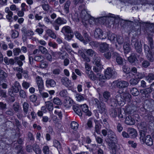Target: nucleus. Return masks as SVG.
<instances>
[{
	"instance_id": "34",
	"label": "nucleus",
	"mask_w": 154,
	"mask_h": 154,
	"mask_svg": "<svg viewBox=\"0 0 154 154\" xmlns=\"http://www.w3.org/2000/svg\"><path fill=\"white\" fill-rule=\"evenodd\" d=\"M122 95L119 94L117 95L115 97L117 103L119 105H121V104L124 103V100L122 98Z\"/></svg>"
},
{
	"instance_id": "21",
	"label": "nucleus",
	"mask_w": 154,
	"mask_h": 154,
	"mask_svg": "<svg viewBox=\"0 0 154 154\" xmlns=\"http://www.w3.org/2000/svg\"><path fill=\"white\" fill-rule=\"evenodd\" d=\"M83 35L84 37H83V40H82L81 42H82L85 45L90 41L91 38L89 35L85 31H83Z\"/></svg>"
},
{
	"instance_id": "58",
	"label": "nucleus",
	"mask_w": 154,
	"mask_h": 154,
	"mask_svg": "<svg viewBox=\"0 0 154 154\" xmlns=\"http://www.w3.org/2000/svg\"><path fill=\"white\" fill-rule=\"evenodd\" d=\"M74 34L75 37L81 41L83 40V37L81 34L78 31H76L74 32Z\"/></svg>"
},
{
	"instance_id": "12",
	"label": "nucleus",
	"mask_w": 154,
	"mask_h": 154,
	"mask_svg": "<svg viewBox=\"0 0 154 154\" xmlns=\"http://www.w3.org/2000/svg\"><path fill=\"white\" fill-rule=\"evenodd\" d=\"M107 142L108 143L109 148L111 150V152L112 154H116L117 150V146L116 144L117 142L110 141L108 140V142Z\"/></svg>"
},
{
	"instance_id": "9",
	"label": "nucleus",
	"mask_w": 154,
	"mask_h": 154,
	"mask_svg": "<svg viewBox=\"0 0 154 154\" xmlns=\"http://www.w3.org/2000/svg\"><path fill=\"white\" fill-rule=\"evenodd\" d=\"M80 16L83 22H88V21L90 22L91 20L90 19L89 15L87 13L86 10H82L81 12Z\"/></svg>"
},
{
	"instance_id": "59",
	"label": "nucleus",
	"mask_w": 154,
	"mask_h": 154,
	"mask_svg": "<svg viewBox=\"0 0 154 154\" xmlns=\"http://www.w3.org/2000/svg\"><path fill=\"white\" fill-rule=\"evenodd\" d=\"M42 91H39L40 97L43 99L48 97L49 94L48 93L45 92H43Z\"/></svg>"
},
{
	"instance_id": "10",
	"label": "nucleus",
	"mask_w": 154,
	"mask_h": 154,
	"mask_svg": "<svg viewBox=\"0 0 154 154\" xmlns=\"http://www.w3.org/2000/svg\"><path fill=\"white\" fill-rule=\"evenodd\" d=\"M107 137L106 142L109 141L117 142V137L115 133L111 129H107Z\"/></svg>"
},
{
	"instance_id": "32",
	"label": "nucleus",
	"mask_w": 154,
	"mask_h": 154,
	"mask_svg": "<svg viewBox=\"0 0 154 154\" xmlns=\"http://www.w3.org/2000/svg\"><path fill=\"white\" fill-rule=\"evenodd\" d=\"M94 122L95 123V131L98 134L100 133V130L101 127V125L99 123L97 120H95Z\"/></svg>"
},
{
	"instance_id": "61",
	"label": "nucleus",
	"mask_w": 154,
	"mask_h": 154,
	"mask_svg": "<svg viewBox=\"0 0 154 154\" xmlns=\"http://www.w3.org/2000/svg\"><path fill=\"white\" fill-rule=\"evenodd\" d=\"M87 125L88 127L87 128H90L93 127V126L92 125V120L91 119H89L87 123Z\"/></svg>"
},
{
	"instance_id": "11",
	"label": "nucleus",
	"mask_w": 154,
	"mask_h": 154,
	"mask_svg": "<svg viewBox=\"0 0 154 154\" xmlns=\"http://www.w3.org/2000/svg\"><path fill=\"white\" fill-rule=\"evenodd\" d=\"M36 81L39 91H42L44 89L43 81L42 78L39 76L36 78Z\"/></svg>"
},
{
	"instance_id": "41",
	"label": "nucleus",
	"mask_w": 154,
	"mask_h": 154,
	"mask_svg": "<svg viewBox=\"0 0 154 154\" xmlns=\"http://www.w3.org/2000/svg\"><path fill=\"white\" fill-rule=\"evenodd\" d=\"M108 37L111 42H114L116 41L117 36L114 34H109Z\"/></svg>"
},
{
	"instance_id": "35",
	"label": "nucleus",
	"mask_w": 154,
	"mask_h": 154,
	"mask_svg": "<svg viewBox=\"0 0 154 154\" xmlns=\"http://www.w3.org/2000/svg\"><path fill=\"white\" fill-rule=\"evenodd\" d=\"M97 75L98 77V80L102 82H105L107 79L106 75H104L100 73H97Z\"/></svg>"
},
{
	"instance_id": "18",
	"label": "nucleus",
	"mask_w": 154,
	"mask_h": 154,
	"mask_svg": "<svg viewBox=\"0 0 154 154\" xmlns=\"http://www.w3.org/2000/svg\"><path fill=\"white\" fill-rule=\"evenodd\" d=\"M22 105L24 114L26 116L28 113H29L30 111V107L28 103L26 102H24Z\"/></svg>"
},
{
	"instance_id": "14",
	"label": "nucleus",
	"mask_w": 154,
	"mask_h": 154,
	"mask_svg": "<svg viewBox=\"0 0 154 154\" xmlns=\"http://www.w3.org/2000/svg\"><path fill=\"white\" fill-rule=\"evenodd\" d=\"M116 86L120 88H125L128 87L129 83L126 81L117 80L116 81Z\"/></svg>"
},
{
	"instance_id": "25",
	"label": "nucleus",
	"mask_w": 154,
	"mask_h": 154,
	"mask_svg": "<svg viewBox=\"0 0 154 154\" xmlns=\"http://www.w3.org/2000/svg\"><path fill=\"white\" fill-rule=\"evenodd\" d=\"M87 74L88 75V78L91 80L95 81L98 80L97 74L95 75L92 71H91L90 72L88 71L87 72Z\"/></svg>"
},
{
	"instance_id": "44",
	"label": "nucleus",
	"mask_w": 154,
	"mask_h": 154,
	"mask_svg": "<svg viewBox=\"0 0 154 154\" xmlns=\"http://www.w3.org/2000/svg\"><path fill=\"white\" fill-rule=\"evenodd\" d=\"M130 92L132 95L134 96H137L139 94V91L136 88H132Z\"/></svg>"
},
{
	"instance_id": "13",
	"label": "nucleus",
	"mask_w": 154,
	"mask_h": 154,
	"mask_svg": "<svg viewBox=\"0 0 154 154\" xmlns=\"http://www.w3.org/2000/svg\"><path fill=\"white\" fill-rule=\"evenodd\" d=\"M152 91V90L150 88H148L140 91V92L142 96L147 98L150 97V95Z\"/></svg>"
},
{
	"instance_id": "50",
	"label": "nucleus",
	"mask_w": 154,
	"mask_h": 154,
	"mask_svg": "<svg viewBox=\"0 0 154 154\" xmlns=\"http://www.w3.org/2000/svg\"><path fill=\"white\" fill-rule=\"evenodd\" d=\"M139 80L136 78L131 79L130 80V84L135 85H136L139 82Z\"/></svg>"
},
{
	"instance_id": "3",
	"label": "nucleus",
	"mask_w": 154,
	"mask_h": 154,
	"mask_svg": "<svg viewBox=\"0 0 154 154\" xmlns=\"http://www.w3.org/2000/svg\"><path fill=\"white\" fill-rule=\"evenodd\" d=\"M144 49L147 60L150 62H153L154 57L153 56V48L150 49L147 45L144 44Z\"/></svg>"
},
{
	"instance_id": "16",
	"label": "nucleus",
	"mask_w": 154,
	"mask_h": 154,
	"mask_svg": "<svg viewBox=\"0 0 154 154\" xmlns=\"http://www.w3.org/2000/svg\"><path fill=\"white\" fill-rule=\"evenodd\" d=\"M14 85L13 86L12 89L9 91V94H10V93L11 92V91L12 93H17L21 88L20 85L17 81L15 82L14 83Z\"/></svg>"
},
{
	"instance_id": "23",
	"label": "nucleus",
	"mask_w": 154,
	"mask_h": 154,
	"mask_svg": "<svg viewBox=\"0 0 154 154\" xmlns=\"http://www.w3.org/2000/svg\"><path fill=\"white\" fill-rule=\"evenodd\" d=\"M122 98L124 100V103L127 102H130L131 99V95L128 93H123L122 94Z\"/></svg>"
},
{
	"instance_id": "28",
	"label": "nucleus",
	"mask_w": 154,
	"mask_h": 154,
	"mask_svg": "<svg viewBox=\"0 0 154 154\" xmlns=\"http://www.w3.org/2000/svg\"><path fill=\"white\" fill-rule=\"evenodd\" d=\"M123 49L125 54H128L130 52L131 48L129 43L127 42H125L123 45Z\"/></svg>"
},
{
	"instance_id": "2",
	"label": "nucleus",
	"mask_w": 154,
	"mask_h": 154,
	"mask_svg": "<svg viewBox=\"0 0 154 154\" xmlns=\"http://www.w3.org/2000/svg\"><path fill=\"white\" fill-rule=\"evenodd\" d=\"M61 32L65 36V38L68 41L70 40L73 37V33L71 27L69 26H65L63 27Z\"/></svg>"
},
{
	"instance_id": "20",
	"label": "nucleus",
	"mask_w": 154,
	"mask_h": 154,
	"mask_svg": "<svg viewBox=\"0 0 154 154\" xmlns=\"http://www.w3.org/2000/svg\"><path fill=\"white\" fill-rule=\"evenodd\" d=\"M80 107L83 112L85 113L86 116H91V113L88 109V106L86 104H84L80 105Z\"/></svg>"
},
{
	"instance_id": "57",
	"label": "nucleus",
	"mask_w": 154,
	"mask_h": 154,
	"mask_svg": "<svg viewBox=\"0 0 154 154\" xmlns=\"http://www.w3.org/2000/svg\"><path fill=\"white\" fill-rule=\"evenodd\" d=\"M116 41L119 45H122L124 42L123 38L122 36H117Z\"/></svg>"
},
{
	"instance_id": "55",
	"label": "nucleus",
	"mask_w": 154,
	"mask_h": 154,
	"mask_svg": "<svg viewBox=\"0 0 154 154\" xmlns=\"http://www.w3.org/2000/svg\"><path fill=\"white\" fill-rule=\"evenodd\" d=\"M53 102L54 104L58 105H60L62 104L61 100L58 97L54 98Z\"/></svg>"
},
{
	"instance_id": "47",
	"label": "nucleus",
	"mask_w": 154,
	"mask_h": 154,
	"mask_svg": "<svg viewBox=\"0 0 154 154\" xmlns=\"http://www.w3.org/2000/svg\"><path fill=\"white\" fill-rule=\"evenodd\" d=\"M8 76V75L5 72L2 70L0 72V79L2 80L4 79Z\"/></svg>"
},
{
	"instance_id": "4",
	"label": "nucleus",
	"mask_w": 154,
	"mask_h": 154,
	"mask_svg": "<svg viewBox=\"0 0 154 154\" xmlns=\"http://www.w3.org/2000/svg\"><path fill=\"white\" fill-rule=\"evenodd\" d=\"M111 16H104L100 18V20H102V23L105 24L107 26H111L113 24L115 20L113 14H111Z\"/></svg>"
},
{
	"instance_id": "46",
	"label": "nucleus",
	"mask_w": 154,
	"mask_h": 154,
	"mask_svg": "<svg viewBox=\"0 0 154 154\" xmlns=\"http://www.w3.org/2000/svg\"><path fill=\"white\" fill-rule=\"evenodd\" d=\"M103 96L104 98L106 100L105 101L107 102V101L109 100L110 96V93L107 91H105L103 93Z\"/></svg>"
},
{
	"instance_id": "31",
	"label": "nucleus",
	"mask_w": 154,
	"mask_h": 154,
	"mask_svg": "<svg viewBox=\"0 0 154 154\" xmlns=\"http://www.w3.org/2000/svg\"><path fill=\"white\" fill-rule=\"evenodd\" d=\"M45 107L49 111H52L54 106L52 103L50 101H48L45 102Z\"/></svg>"
},
{
	"instance_id": "51",
	"label": "nucleus",
	"mask_w": 154,
	"mask_h": 154,
	"mask_svg": "<svg viewBox=\"0 0 154 154\" xmlns=\"http://www.w3.org/2000/svg\"><path fill=\"white\" fill-rule=\"evenodd\" d=\"M44 60V57L41 55H38L35 56L34 60L37 62H41Z\"/></svg>"
},
{
	"instance_id": "42",
	"label": "nucleus",
	"mask_w": 154,
	"mask_h": 154,
	"mask_svg": "<svg viewBox=\"0 0 154 154\" xmlns=\"http://www.w3.org/2000/svg\"><path fill=\"white\" fill-rule=\"evenodd\" d=\"M78 124L74 121L72 122L70 124V127L71 128L75 131H76L78 129Z\"/></svg>"
},
{
	"instance_id": "37",
	"label": "nucleus",
	"mask_w": 154,
	"mask_h": 154,
	"mask_svg": "<svg viewBox=\"0 0 154 154\" xmlns=\"http://www.w3.org/2000/svg\"><path fill=\"white\" fill-rule=\"evenodd\" d=\"M140 140L143 143L145 142V136L146 135V131L144 130H140L139 131Z\"/></svg>"
},
{
	"instance_id": "19",
	"label": "nucleus",
	"mask_w": 154,
	"mask_h": 154,
	"mask_svg": "<svg viewBox=\"0 0 154 154\" xmlns=\"http://www.w3.org/2000/svg\"><path fill=\"white\" fill-rule=\"evenodd\" d=\"M99 50L102 53L106 52L108 50L109 45L105 42H102L99 45Z\"/></svg>"
},
{
	"instance_id": "7",
	"label": "nucleus",
	"mask_w": 154,
	"mask_h": 154,
	"mask_svg": "<svg viewBox=\"0 0 154 154\" xmlns=\"http://www.w3.org/2000/svg\"><path fill=\"white\" fill-rule=\"evenodd\" d=\"M105 74L107 79L114 78L116 75V73L115 70L110 67L107 68L105 71Z\"/></svg>"
},
{
	"instance_id": "24",
	"label": "nucleus",
	"mask_w": 154,
	"mask_h": 154,
	"mask_svg": "<svg viewBox=\"0 0 154 154\" xmlns=\"http://www.w3.org/2000/svg\"><path fill=\"white\" fill-rule=\"evenodd\" d=\"M128 132L129 133V137L132 138H135L137 135V132L136 130L132 128L128 129Z\"/></svg>"
},
{
	"instance_id": "60",
	"label": "nucleus",
	"mask_w": 154,
	"mask_h": 154,
	"mask_svg": "<svg viewBox=\"0 0 154 154\" xmlns=\"http://www.w3.org/2000/svg\"><path fill=\"white\" fill-rule=\"evenodd\" d=\"M14 55L17 56L21 52V50L19 48H14L13 50Z\"/></svg>"
},
{
	"instance_id": "63",
	"label": "nucleus",
	"mask_w": 154,
	"mask_h": 154,
	"mask_svg": "<svg viewBox=\"0 0 154 154\" xmlns=\"http://www.w3.org/2000/svg\"><path fill=\"white\" fill-rule=\"evenodd\" d=\"M48 45L54 48H57V44L54 42H49L48 43Z\"/></svg>"
},
{
	"instance_id": "8",
	"label": "nucleus",
	"mask_w": 154,
	"mask_h": 154,
	"mask_svg": "<svg viewBox=\"0 0 154 154\" xmlns=\"http://www.w3.org/2000/svg\"><path fill=\"white\" fill-rule=\"evenodd\" d=\"M94 37L96 38L103 39L106 38V34H103L102 30L99 28L96 29L94 33Z\"/></svg>"
},
{
	"instance_id": "62",
	"label": "nucleus",
	"mask_w": 154,
	"mask_h": 154,
	"mask_svg": "<svg viewBox=\"0 0 154 154\" xmlns=\"http://www.w3.org/2000/svg\"><path fill=\"white\" fill-rule=\"evenodd\" d=\"M122 69L123 72L126 74L131 71L130 68L126 66H123L122 67Z\"/></svg>"
},
{
	"instance_id": "30",
	"label": "nucleus",
	"mask_w": 154,
	"mask_h": 154,
	"mask_svg": "<svg viewBox=\"0 0 154 154\" xmlns=\"http://www.w3.org/2000/svg\"><path fill=\"white\" fill-rule=\"evenodd\" d=\"M144 142L148 146H151L153 144V140L150 136L147 135L146 136Z\"/></svg>"
},
{
	"instance_id": "52",
	"label": "nucleus",
	"mask_w": 154,
	"mask_h": 154,
	"mask_svg": "<svg viewBox=\"0 0 154 154\" xmlns=\"http://www.w3.org/2000/svg\"><path fill=\"white\" fill-rule=\"evenodd\" d=\"M11 37L14 38H15L18 37L19 36L18 32L14 30H12L11 31Z\"/></svg>"
},
{
	"instance_id": "64",
	"label": "nucleus",
	"mask_w": 154,
	"mask_h": 154,
	"mask_svg": "<svg viewBox=\"0 0 154 154\" xmlns=\"http://www.w3.org/2000/svg\"><path fill=\"white\" fill-rule=\"evenodd\" d=\"M148 80L149 82H151V81L154 80V74L153 73H150L147 76Z\"/></svg>"
},
{
	"instance_id": "53",
	"label": "nucleus",
	"mask_w": 154,
	"mask_h": 154,
	"mask_svg": "<svg viewBox=\"0 0 154 154\" xmlns=\"http://www.w3.org/2000/svg\"><path fill=\"white\" fill-rule=\"evenodd\" d=\"M38 49L43 54H45L47 53L48 51L46 48L45 47L40 46L38 47Z\"/></svg>"
},
{
	"instance_id": "29",
	"label": "nucleus",
	"mask_w": 154,
	"mask_h": 154,
	"mask_svg": "<svg viewBox=\"0 0 154 154\" xmlns=\"http://www.w3.org/2000/svg\"><path fill=\"white\" fill-rule=\"evenodd\" d=\"M125 122L127 125H132L134 124L135 121L131 116H128L126 118Z\"/></svg>"
},
{
	"instance_id": "33",
	"label": "nucleus",
	"mask_w": 154,
	"mask_h": 154,
	"mask_svg": "<svg viewBox=\"0 0 154 154\" xmlns=\"http://www.w3.org/2000/svg\"><path fill=\"white\" fill-rule=\"evenodd\" d=\"M71 4V1L69 0L67 1L64 4V10L66 14H68L69 12V7Z\"/></svg>"
},
{
	"instance_id": "22",
	"label": "nucleus",
	"mask_w": 154,
	"mask_h": 154,
	"mask_svg": "<svg viewBox=\"0 0 154 154\" xmlns=\"http://www.w3.org/2000/svg\"><path fill=\"white\" fill-rule=\"evenodd\" d=\"M113 54L116 58V61L117 64L119 65H122L123 63V58L120 56L118 53L114 52Z\"/></svg>"
},
{
	"instance_id": "26",
	"label": "nucleus",
	"mask_w": 154,
	"mask_h": 154,
	"mask_svg": "<svg viewBox=\"0 0 154 154\" xmlns=\"http://www.w3.org/2000/svg\"><path fill=\"white\" fill-rule=\"evenodd\" d=\"M136 55V53H131L130 56L128 58V61L131 63H134L137 60Z\"/></svg>"
},
{
	"instance_id": "36",
	"label": "nucleus",
	"mask_w": 154,
	"mask_h": 154,
	"mask_svg": "<svg viewBox=\"0 0 154 154\" xmlns=\"http://www.w3.org/2000/svg\"><path fill=\"white\" fill-rule=\"evenodd\" d=\"M85 50L86 54L89 56L95 57L96 55V53L92 49H85Z\"/></svg>"
},
{
	"instance_id": "43",
	"label": "nucleus",
	"mask_w": 154,
	"mask_h": 154,
	"mask_svg": "<svg viewBox=\"0 0 154 154\" xmlns=\"http://www.w3.org/2000/svg\"><path fill=\"white\" fill-rule=\"evenodd\" d=\"M8 14L6 15V18L8 20L9 22H11L13 21L12 16L13 15V12L12 11L7 13Z\"/></svg>"
},
{
	"instance_id": "40",
	"label": "nucleus",
	"mask_w": 154,
	"mask_h": 154,
	"mask_svg": "<svg viewBox=\"0 0 154 154\" xmlns=\"http://www.w3.org/2000/svg\"><path fill=\"white\" fill-rule=\"evenodd\" d=\"M46 32L48 35L51 38L53 39H55L56 38L57 36L56 34L51 29H48L46 31Z\"/></svg>"
},
{
	"instance_id": "39",
	"label": "nucleus",
	"mask_w": 154,
	"mask_h": 154,
	"mask_svg": "<svg viewBox=\"0 0 154 154\" xmlns=\"http://www.w3.org/2000/svg\"><path fill=\"white\" fill-rule=\"evenodd\" d=\"M57 54V56L60 59H64L66 58V57L68 55V54L66 52H57L55 53Z\"/></svg>"
},
{
	"instance_id": "17",
	"label": "nucleus",
	"mask_w": 154,
	"mask_h": 154,
	"mask_svg": "<svg viewBox=\"0 0 154 154\" xmlns=\"http://www.w3.org/2000/svg\"><path fill=\"white\" fill-rule=\"evenodd\" d=\"M45 85L47 88H54L56 86V83L54 80L48 79L46 81Z\"/></svg>"
},
{
	"instance_id": "56",
	"label": "nucleus",
	"mask_w": 154,
	"mask_h": 154,
	"mask_svg": "<svg viewBox=\"0 0 154 154\" xmlns=\"http://www.w3.org/2000/svg\"><path fill=\"white\" fill-rule=\"evenodd\" d=\"M100 59L99 57H95L94 59V63H95L96 65L101 66Z\"/></svg>"
},
{
	"instance_id": "6",
	"label": "nucleus",
	"mask_w": 154,
	"mask_h": 154,
	"mask_svg": "<svg viewBox=\"0 0 154 154\" xmlns=\"http://www.w3.org/2000/svg\"><path fill=\"white\" fill-rule=\"evenodd\" d=\"M131 42L132 45L134 46L137 52L141 54L142 51V46L141 42H139L138 39L134 37H132Z\"/></svg>"
},
{
	"instance_id": "54",
	"label": "nucleus",
	"mask_w": 154,
	"mask_h": 154,
	"mask_svg": "<svg viewBox=\"0 0 154 154\" xmlns=\"http://www.w3.org/2000/svg\"><path fill=\"white\" fill-rule=\"evenodd\" d=\"M150 62L147 60H144L142 63V67L146 68L150 65Z\"/></svg>"
},
{
	"instance_id": "1",
	"label": "nucleus",
	"mask_w": 154,
	"mask_h": 154,
	"mask_svg": "<svg viewBox=\"0 0 154 154\" xmlns=\"http://www.w3.org/2000/svg\"><path fill=\"white\" fill-rule=\"evenodd\" d=\"M44 20L47 23H50L56 31L59 30L60 26L66 24L67 22L66 20L60 17H58L54 21L50 20V19L48 17H45Z\"/></svg>"
},
{
	"instance_id": "27",
	"label": "nucleus",
	"mask_w": 154,
	"mask_h": 154,
	"mask_svg": "<svg viewBox=\"0 0 154 154\" xmlns=\"http://www.w3.org/2000/svg\"><path fill=\"white\" fill-rule=\"evenodd\" d=\"M32 149L36 154H41L42 150L39 145L35 143L32 146Z\"/></svg>"
},
{
	"instance_id": "5",
	"label": "nucleus",
	"mask_w": 154,
	"mask_h": 154,
	"mask_svg": "<svg viewBox=\"0 0 154 154\" xmlns=\"http://www.w3.org/2000/svg\"><path fill=\"white\" fill-rule=\"evenodd\" d=\"M61 82L62 85L68 88L69 90H74V83L68 78L66 77H62L61 79Z\"/></svg>"
},
{
	"instance_id": "38",
	"label": "nucleus",
	"mask_w": 154,
	"mask_h": 154,
	"mask_svg": "<svg viewBox=\"0 0 154 154\" xmlns=\"http://www.w3.org/2000/svg\"><path fill=\"white\" fill-rule=\"evenodd\" d=\"M134 108H135L134 106H128L126 108V112L129 114H131L135 111Z\"/></svg>"
},
{
	"instance_id": "45",
	"label": "nucleus",
	"mask_w": 154,
	"mask_h": 154,
	"mask_svg": "<svg viewBox=\"0 0 154 154\" xmlns=\"http://www.w3.org/2000/svg\"><path fill=\"white\" fill-rule=\"evenodd\" d=\"M109 114L111 117L115 118L117 115V111L115 109H111L110 110Z\"/></svg>"
},
{
	"instance_id": "48",
	"label": "nucleus",
	"mask_w": 154,
	"mask_h": 154,
	"mask_svg": "<svg viewBox=\"0 0 154 154\" xmlns=\"http://www.w3.org/2000/svg\"><path fill=\"white\" fill-rule=\"evenodd\" d=\"M101 69V66L96 65L93 67V70L96 73H100Z\"/></svg>"
},
{
	"instance_id": "15",
	"label": "nucleus",
	"mask_w": 154,
	"mask_h": 154,
	"mask_svg": "<svg viewBox=\"0 0 154 154\" xmlns=\"http://www.w3.org/2000/svg\"><path fill=\"white\" fill-rule=\"evenodd\" d=\"M97 107L99 112L100 113H106L107 111L106 106L105 104L103 102L100 101V104Z\"/></svg>"
},
{
	"instance_id": "49",
	"label": "nucleus",
	"mask_w": 154,
	"mask_h": 154,
	"mask_svg": "<svg viewBox=\"0 0 154 154\" xmlns=\"http://www.w3.org/2000/svg\"><path fill=\"white\" fill-rule=\"evenodd\" d=\"M89 45L92 48H97L99 46V43L96 41H91L89 43Z\"/></svg>"
}]
</instances>
